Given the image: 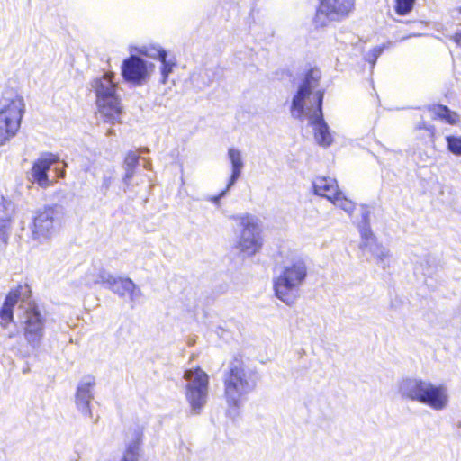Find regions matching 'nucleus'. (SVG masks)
Segmentation results:
<instances>
[{"instance_id": "nucleus-1", "label": "nucleus", "mask_w": 461, "mask_h": 461, "mask_svg": "<svg viewBox=\"0 0 461 461\" xmlns=\"http://www.w3.org/2000/svg\"><path fill=\"white\" fill-rule=\"evenodd\" d=\"M321 78L318 69H310L300 84L291 103V115L300 121L307 119L313 128L314 138L319 145L328 147L332 142L330 127L324 121L322 103L324 92L314 91Z\"/></svg>"}, {"instance_id": "nucleus-2", "label": "nucleus", "mask_w": 461, "mask_h": 461, "mask_svg": "<svg viewBox=\"0 0 461 461\" xmlns=\"http://www.w3.org/2000/svg\"><path fill=\"white\" fill-rule=\"evenodd\" d=\"M260 375L241 357H234L222 372L223 397L230 415L239 414L240 408L257 388Z\"/></svg>"}, {"instance_id": "nucleus-3", "label": "nucleus", "mask_w": 461, "mask_h": 461, "mask_svg": "<svg viewBox=\"0 0 461 461\" xmlns=\"http://www.w3.org/2000/svg\"><path fill=\"white\" fill-rule=\"evenodd\" d=\"M398 392L402 399L423 404L435 411L446 410L450 402L447 386L428 379L403 378L398 384Z\"/></svg>"}, {"instance_id": "nucleus-4", "label": "nucleus", "mask_w": 461, "mask_h": 461, "mask_svg": "<svg viewBox=\"0 0 461 461\" xmlns=\"http://www.w3.org/2000/svg\"><path fill=\"white\" fill-rule=\"evenodd\" d=\"M24 113L23 97L12 88L4 89L0 95V147L17 134Z\"/></svg>"}, {"instance_id": "nucleus-5", "label": "nucleus", "mask_w": 461, "mask_h": 461, "mask_svg": "<svg viewBox=\"0 0 461 461\" xmlns=\"http://www.w3.org/2000/svg\"><path fill=\"white\" fill-rule=\"evenodd\" d=\"M307 276L305 262L297 258L284 266L279 276L274 279L276 296L287 305H292L298 297L299 288Z\"/></svg>"}, {"instance_id": "nucleus-6", "label": "nucleus", "mask_w": 461, "mask_h": 461, "mask_svg": "<svg viewBox=\"0 0 461 461\" xmlns=\"http://www.w3.org/2000/svg\"><path fill=\"white\" fill-rule=\"evenodd\" d=\"M19 309V328L23 331L27 347L32 351H36L41 346L45 336L47 318L35 303H28L26 306H20Z\"/></svg>"}, {"instance_id": "nucleus-7", "label": "nucleus", "mask_w": 461, "mask_h": 461, "mask_svg": "<svg viewBox=\"0 0 461 461\" xmlns=\"http://www.w3.org/2000/svg\"><path fill=\"white\" fill-rule=\"evenodd\" d=\"M113 77V74L106 73L94 79L91 85L96 95L99 112L112 123L119 122L121 114L120 100Z\"/></svg>"}, {"instance_id": "nucleus-8", "label": "nucleus", "mask_w": 461, "mask_h": 461, "mask_svg": "<svg viewBox=\"0 0 461 461\" xmlns=\"http://www.w3.org/2000/svg\"><path fill=\"white\" fill-rule=\"evenodd\" d=\"M186 381L185 395L192 415H198L207 403L209 394V376L200 367L187 369L184 373Z\"/></svg>"}, {"instance_id": "nucleus-9", "label": "nucleus", "mask_w": 461, "mask_h": 461, "mask_svg": "<svg viewBox=\"0 0 461 461\" xmlns=\"http://www.w3.org/2000/svg\"><path fill=\"white\" fill-rule=\"evenodd\" d=\"M238 222L240 230L237 248L245 257H250L262 247L261 226L259 219L252 214L244 213L230 217Z\"/></svg>"}, {"instance_id": "nucleus-10", "label": "nucleus", "mask_w": 461, "mask_h": 461, "mask_svg": "<svg viewBox=\"0 0 461 461\" xmlns=\"http://www.w3.org/2000/svg\"><path fill=\"white\" fill-rule=\"evenodd\" d=\"M62 216L63 207L58 204L38 211L30 225L32 239L40 243L50 239L59 227Z\"/></svg>"}, {"instance_id": "nucleus-11", "label": "nucleus", "mask_w": 461, "mask_h": 461, "mask_svg": "<svg viewBox=\"0 0 461 461\" xmlns=\"http://www.w3.org/2000/svg\"><path fill=\"white\" fill-rule=\"evenodd\" d=\"M355 0H321L314 17L316 27H324L328 22H339L354 10Z\"/></svg>"}, {"instance_id": "nucleus-12", "label": "nucleus", "mask_w": 461, "mask_h": 461, "mask_svg": "<svg viewBox=\"0 0 461 461\" xmlns=\"http://www.w3.org/2000/svg\"><path fill=\"white\" fill-rule=\"evenodd\" d=\"M154 69V65L139 56L131 55L122 64V76L126 82L143 85Z\"/></svg>"}, {"instance_id": "nucleus-13", "label": "nucleus", "mask_w": 461, "mask_h": 461, "mask_svg": "<svg viewBox=\"0 0 461 461\" xmlns=\"http://www.w3.org/2000/svg\"><path fill=\"white\" fill-rule=\"evenodd\" d=\"M95 385V379L92 375L84 376L78 383L76 394L75 403L77 409L83 416L93 418V412L90 408L92 400L94 399L93 389Z\"/></svg>"}, {"instance_id": "nucleus-14", "label": "nucleus", "mask_w": 461, "mask_h": 461, "mask_svg": "<svg viewBox=\"0 0 461 461\" xmlns=\"http://www.w3.org/2000/svg\"><path fill=\"white\" fill-rule=\"evenodd\" d=\"M59 158L52 153L41 155L32 165L30 176L32 183H36L41 188H47L51 185L48 172L50 167L58 163Z\"/></svg>"}, {"instance_id": "nucleus-15", "label": "nucleus", "mask_w": 461, "mask_h": 461, "mask_svg": "<svg viewBox=\"0 0 461 461\" xmlns=\"http://www.w3.org/2000/svg\"><path fill=\"white\" fill-rule=\"evenodd\" d=\"M143 431L139 426L131 428L126 435L125 451L121 461H139Z\"/></svg>"}, {"instance_id": "nucleus-16", "label": "nucleus", "mask_w": 461, "mask_h": 461, "mask_svg": "<svg viewBox=\"0 0 461 461\" xmlns=\"http://www.w3.org/2000/svg\"><path fill=\"white\" fill-rule=\"evenodd\" d=\"M14 211L13 203L2 198L0 202V246L3 248H5L9 242Z\"/></svg>"}, {"instance_id": "nucleus-17", "label": "nucleus", "mask_w": 461, "mask_h": 461, "mask_svg": "<svg viewBox=\"0 0 461 461\" xmlns=\"http://www.w3.org/2000/svg\"><path fill=\"white\" fill-rule=\"evenodd\" d=\"M370 238L361 240L360 249L364 252L371 253L376 259L377 265L384 269L389 266L390 251L385 247L377 243L375 235H371Z\"/></svg>"}, {"instance_id": "nucleus-18", "label": "nucleus", "mask_w": 461, "mask_h": 461, "mask_svg": "<svg viewBox=\"0 0 461 461\" xmlns=\"http://www.w3.org/2000/svg\"><path fill=\"white\" fill-rule=\"evenodd\" d=\"M99 280H104L106 287L121 297H124L129 291V287H132L131 278L114 277L109 272H103Z\"/></svg>"}, {"instance_id": "nucleus-19", "label": "nucleus", "mask_w": 461, "mask_h": 461, "mask_svg": "<svg viewBox=\"0 0 461 461\" xmlns=\"http://www.w3.org/2000/svg\"><path fill=\"white\" fill-rule=\"evenodd\" d=\"M314 194L331 201L338 194L337 181L331 177L317 176L312 182Z\"/></svg>"}, {"instance_id": "nucleus-20", "label": "nucleus", "mask_w": 461, "mask_h": 461, "mask_svg": "<svg viewBox=\"0 0 461 461\" xmlns=\"http://www.w3.org/2000/svg\"><path fill=\"white\" fill-rule=\"evenodd\" d=\"M228 158L231 165V175L227 184V189H230L240 178L244 167V162L241 151L236 148L229 149Z\"/></svg>"}, {"instance_id": "nucleus-21", "label": "nucleus", "mask_w": 461, "mask_h": 461, "mask_svg": "<svg viewBox=\"0 0 461 461\" xmlns=\"http://www.w3.org/2000/svg\"><path fill=\"white\" fill-rule=\"evenodd\" d=\"M428 111L433 119L443 121L450 125H457L460 122V115L446 105L434 104L428 106Z\"/></svg>"}, {"instance_id": "nucleus-22", "label": "nucleus", "mask_w": 461, "mask_h": 461, "mask_svg": "<svg viewBox=\"0 0 461 461\" xmlns=\"http://www.w3.org/2000/svg\"><path fill=\"white\" fill-rule=\"evenodd\" d=\"M221 68L216 67L205 68L198 75L194 76L192 80L194 86L199 90H202L209 86L214 80H216L221 76Z\"/></svg>"}, {"instance_id": "nucleus-23", "label": "nucleus", "mask_w": 461, "mask_h": 461, "mask_svg": "<svg viewBox=\"0 0 461 461\" xmlns=\"http://www.w3.org/2000/svg\"><path fill=\"white\" fill-rule=\"evenodd\" d=\"M139 161L140 155L136 151H130L127 153L123 162L125 174L122 178L123 184L126 187H129L131 185V180L134 176L135 168L139 165Z\"/></svg>"}, {"instance_id": "nucleus-24", "label": "nucleus", "mask_w": 461, "mask_h": 461, "mask_svg": "<svg viewBox=\"0 0 461 461\" xmlns=\"http://www.w3.org/2000/svg\"><path fill=\"white\" fill-rule=\"evenodd\" d=\"M370 211L366 206H361V221L358 223V229L362 239H371L370 236L374 235L370 228Z\"/></svg>"}, {"instance_id": "nucleus-25", "label": "nucleus", "mask_w": 461, "mask_h": 461, "mask_svg": "<svg viewBox=\"0 0 461 461\" xmlns=\"http://www.w3.org/2000/svg\"><path fill=\"white\" fill-rule=\"evenodd\" d=\"M159 61L161 63V65H160V74H161L160 82L162 84H166L167 81L168 76L173 72V69L176 67V58L174 56L168 57V55L167 54Z\"/></svg>"}, {"instance_id": "nucleus-26", "label": "nucleus", "mask_w": 461, "mask_h": 461, "mask_svg": "<svg viewBox=\"0 0 461 461\" xmlns=\"http://www.w3.org/2000/svg\"><path fill=\"white\" fill-rule=\"evenodd\" d=\"M139 52L141 55L157 59L158 60L162 59L164 56L167 54V52L159 45H149V46H142L139 49Z\"/></svg>"}, {"instance_id": "nucleus-27", "label": "nucleus", "mask_w": 461, "mask_h": 461, "mask_svg": "<svg viewBox=\"0 0 461 461\" xmlns=\"http://www.w3.org/2000/svg\"><path fill=\"white\" fill-rule=\"evenodd\" d=\"M331 202L334 205L339 207L349 215L352 214L355 209V203L351 200L345 197L340 191H339L338 194L332 198Z\"/></svg>"}, {"instance_id": "nucleus-28", "label": "nucleus", "mask_w": 461, "mask_h": 461, "mask_svg": "<svg viewBox=\"0 0 461 461\" xmlns=\"http://www.w3.org/2000/svg\"><path fill=\"white\" fill-rule=\"evenodd\" d=\"M103 272H107V271L104 269L94 268L93 270L87 272L86 274V276L84 277V285L86 286H93L97 284L105 285L104 280H99V277Z\"/></svg>"}, {"instance_id": "nucleus-29", "label": "nucleus", "mask_w": 461, "mask_h": 461, "mask_svg": "<svg viewBox=\"0 0 461 461\" xmlns=\"http://www.w3.org/2000/svg\"><path fill=\"white\" fill-rule=\"evenodd\" d=\"M447 149L456 156H461V137L448 135L446 137Z\"/></svg>"}, {"instance_id": "nucleus-30", "label": "nucleus", "mask_w": 461, "mask_h": 461, "mask_svg": "<svg viewBox=\"0 0 461 461\" xmlns=\"http://www.w3.org/2000/svg\"><path fill=\"white\" fill-rule=\"evenodd\" d=\"M414 3L415 0H395V12L406 15L412 10Z\"/></svg>"}, {"instance_id": "nucleus-31", "label": "nucleus", "mask_w": 461, "mask_h": 461, "mask_svg": "<svg viewBox=\"0 0 461 461\" xmlns=\"http://www.w3.org/2000/svg\"><path fill=\"white\" fill-rule=\"evenodd\" d=\"M389 45H391L390 42L387 44H383L381 46H376L373 48L366 56V60L371 64V67L374 68V66L376 63V60L378 57L383 53L385 48H387Z\"/></svg>"}, {"instance_id": "nucleus-32", "label": "nucleus", "mask_w": 461, "mask_h": 461, "mask_svg": "<svg viewBox=\"0 0 461 461\" xmlns=\"http://www.w3.org/2000/svg\"><path fill=\"white\" fill-rule=\"evenodd\" d=\"M20 296V291L18 289L11 290L6 295L4 304L14 308V306L18 303Z\"/></svg>"}, {"instance_id": "nucleus-33", "label": "nucleus", "mask_w": 461, "mask_h": 461, "mask_svg": "<svg viewBox=\"0 0 461 461\" xmlns=\"http://www.w3.org/2000/svg\"><path fill=\"white\" fill-rule=\"evenodd\" d=\"M132 287H129L127 294L132 303H137L142 297V292L139 286H137L133 281H131Z\"/></svg>"}, {"instance_id": "nucleus-34", "label": "nucleus", "mask_w": 461, "mask_h": 461, "mask_svg": "<svg viewBox=\"0 0 461 461\" xmlns=\"http://www.w3.org/2000/svg\"><path fill=\"white\" fill-rule=\"evenodd\" d=\"M0 317L5 321H13V308L3 304L0 310Z\"/></svg>"}, {"instance_id": "nucleus-35", "label": "nucleus", "mask_w": 461, "mask_h": 461, "mask_svg": "<svg viewBox=\"0 0 461 461\" xmlns=\"http://www.w3.org/2000/svg\"><path fill=\"white\" fill-rule=\"evenodd\" d=\"M112 184V177L109 176L104 175L103 176V181L101 185V190L105 194L107 191L109 190Z\"/></svg>"}, {"instance_id": "nucleus-36", "label": "nucleus", "mask_w": 461, "mask_h": 461, "mask_svg": "<svg viewBox=\"0 0 461 461\" xmlns=\"http://www.w3.org/2000/svg\"><path fill=\"white\" fill-rule=\"evenodd\" d=\"M229 189H227V187L222 190L218 195L216 196H213L211 198V201L215 203V204H218L220 200L225 196L226 193L228 192Z\"/></svg>"}, {"instance_id": "nucleus-37", "label": "nucleus", "mask_w": 461, "mask_h": 461, "mask_svg": "<svg viewBox=\"0 0 461 461\" xmlns=\"http://www.w3.org/2000/svg\"><path fill=\"white\" fill-rule=\"evenodd\" d=\"M16 354L22 357H28L31 355V351L29 349L18 348Z\"/></svg>"}, {"instance_id": "nucleus-38", "label": "nucleus", "mask_w": 461, "mask_h": 461, "mask_svg": "<svg viewBox=\"0 0 461 461\" xmlns=\"http://www.w3.org/2000/svg\"><path fill=\"white\" fill-rule=\"evenodd\" d=\"M453 40L454 41L461 47V32H457L454 36H453Z\"/></svg>"}, {"instance_id": "nucleus-39", "label": "nucleus", "mask_w": 461, "mask_h": 461, "mask_svg": "<svg viewBox=\"0 0 461 461\" xmlns=\"http://www.w3.org/2000/svg\"><path fill=\"white\" fill-rule=\"evenodd\" d=\"M420 129H425V130H428L431 132L434 131V126L432 125H426L425 122H422L420 126H419Z\"/></svg>"}, {"instance_id": "nucleus-40", "label": "nucleus", "mask_w": 461, "mask_h": 461, "mask_svg": "<svg viewBox=\"0 0 461 461\" xmlns=\"http://www.w3.org/2000/svg\"><path fill=\"white\" fill-rule=\"evenodd\" d=\"M59 173H58V176L59 177H64L65 176V171L63 169H59V167H56L55 168Z\"/></svg>"}, {"instance_id": "nucleus-41", "label": "nucleus", "mask_w": 461, "mask_h": 461, "mask_svg": "<svg viewBox=\"0 0 461 461\" xmlns=\"http://www.w3.org/2000/svg\"><path fill=\"white\" fill-rule=\"evenodd\" d=\"M150 166H151L150 162H147V163H145L144 167L146 169L149 170L150 169Z\"/></svg>"}, {"instance_id": "nucleus-42", "label": "nucleus", "mask_w": 461, "mask_h": 461, "mask_svg": "<svg viewBox=\"0 0 461 461\" xmlns=\"http://www.w3.org/2000/svg\"><path fill=\"white\" fill-rule=\"evenodd\" d=\"M112 134H113V130H108L107 135H112Z\"/></svg>"}, {"instance_id": "nucleus-43", "label": "nucleus", "mask_w": 461, "mask_h": 461, "mask_svg": "<svg viewBox=\"0 0 461 461\" xmlns=\"http://www.w3.org/2000/svg\"><path fill=\"white\" fill-rule=\"evenodd\" d=\"M430 274H431V272L429 270H427L424 272V275H430Z\"/></svg>"}, {"instance_id": "nucleus-44", "label": "nucleus", "mask_w": 461, "mask_h": 461, "mask_svg": "<svg viewBox=\"0 0 461 461\" xmlns=\"http://www.w3.org/2000/svg\"><path fill=\"white\" fill-rule=\"evenodd\" d=\"M458 13L461 14V6L457 9Z\"/></svg>"}]
</instances>
